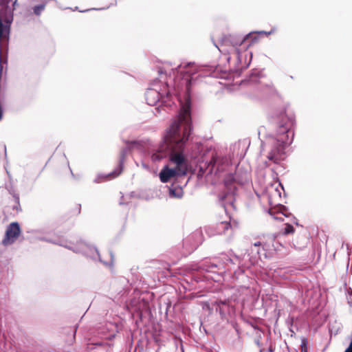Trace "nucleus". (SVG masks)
Wrapping results in <instances>:
<instances>
[{"mask_svg":"<svg viewBox=\"0 0 352 352\" xmlns=\"http://www.w3.org/2000/svg\"><path fill=\"white\" fill-rule=\"evenodd\" d=\"M302 352H307V351H306L305 349V351H304V350L302 349Z\"/></svg>","mask_w":352,"mask_h":352,"instance_id":"nucleus-22","label":"nucleus"},{"mask_svg":"<svg viewBox=\"0 0 352 352\" xmlns=\"http://www.w3.org/2000/svg\"><path fill=\"white\" fill-rule=\"evenodd\" d=\"M307 339L305 338H303L302 339V342H301V351L303 349L305 351V349L306 351H307Z\"/></svg>","mask_w":352,"mask_h":352,"instance_id":"nucleus-16","label":"nucleus"},{"mask_svg":"<svg viewBox=\"0 0 352 352\" xmlns=\"http://www.w3.org/2000/svg\"><path fill=\"white\" fill-rule=\"evenodd\" d=\"M142 146V142L139 141H133L128 143V146L126 148L123 149L120 153V165L119 167L116 168L111 173L104 175V174H98L94 179L95 183H100L102 182L111 180L116 177H118L122 172V165L124 162V157L126 155L128 149L131 148H141Z\"/></svg>","mask_w":352,"mask_h":352,"instance_id":"nucleus-6","label":"nucleus"},{"mask_svg":"<svg viewBox=\"0 0 352 352\" xmlns=\"http://www.w3.org/2000/svg\"><path fill=\"white\" fill-rule=\"evenodd\" d=\"M294 231V227L291 225H287L285 228V234H291L293 233Z\"/></svg>","mask_w":352,"mask_h":352,"instance_id":"nucleus-15","label":"nucleus"},{"mask_svg":"<svg viewBox=\"0 0 352 352\" xmlns=\"http://www.w3.org/2000/svg\"><path fill=\"white\" fill-rule=\"evenodd\" d=\"M272 90V87L270 85H267L265 88V92H269Z\"/></svg>","mask_w":352,"mask_h":352,"instance_id":"nucleus-18","label":"nucleus"},{"mask_svg":"<svg viewBox=\"0 0 352 352\" xmlns=\"http://www.w3.org/2000/svg\"><path fill=\"white\" fill-rule=\"evenodd\" d=\"M294 124L293 113L285 111L280 113L276 135H269L261 146V152L270 161L278 163L285 158V148L294 140Z\"/></svg>","mask_w":352,"mask_h":352,"instance_id":"nucleus-4","label":"nucleus"},{"mask_svg":"<svg viewBox=\"0 0 352 352\" xmlns=\"http://www.w3.org/2000/svg\"><path fill=\"white\" fill-rule=\"evenodd\" d=\"M178 73L181 74L180 76L177 77L174 81L173 88H169L168 85H166V91L161 90L158 91L155 88H149L147 89L145 97L148 105L154 106L162 100V103L166 106H170L169 100H171V95L175 94L179 101L181 108L179 115L175 122L181 123L184 117V109L186 104L188 105L187 113L190 119V127L191 128V117H190V87L192 82V76L198 72V67L194 63H188L185 65H179L176 68Z\"/></svg>","mask_w":352,"mask_h":352,"instance_id":"nucleus-2","label":"nucleus"},{"mask_svg":"<svg viewBox=\"0 0 352 352\" xmlns=\"http://www.w3.org/2000/svg\"><path fill=\"white\" fill-rule=\"evenodd\" d=\"M274 32V29H272L270 32L259 31V32H250L248 35H246V36L243 38L242 42L245 41L248 38H252L254 41H256V37H254V35L255 34H258L259 35H266V36H267V35H270V34H272Z\"/></svg>","mask_w":352,"mask_h":352,"instance_id":"nucleus-10","label":"nucleus"},{"mask_svg":"<svg viewBox=\"0 0 352 352\" xmlns=\"http://www.w3.org/2000/svg\"><path fill=\"white\" fill-rule=\"evenodd\" d=\"M45 8V4H41V5L34 6L33 8L34 13L36 15L39 16L41 14V12L44 10Z\"/></svg>","mask_w":352,"mask_h":352,"instance_id":"nucleus-14","label":"nucleus"},{"mask_svg":"<svg viewBox=\"0 0 352 352\" xmlns=\"http://www.w3.org/2000/svg\"><path fill=\"white\" fill-rule=\"evenodd\" d=\"M50 241L52 243L58 244L61 246H64L69 250H73L75 252L82 253L87 256L90 257L94 260H96L98 258L99 261L106 266L111 267L113 265V255L111 253H110V261L109 262L103 261L100 258L98 250L95 248H93L82 241H80L78 243V246H76L73 244H67L59 240Z\"/></svg>","mask_w":352,"mask_h":352,"instance_id":"nucleus-5","label":"nucleus"},{"mask_svg":"<svg viewBox=\"0 0 352 352\" xmlns=\"http://www.w3.org/2000/svg\"><path fill=\"white\" fill-rule=\"evenodd\" d=\"M184 109L186 114L182 122L171 124L163 141L150 151L153 162H159L169 156V164L165 165L159 174L162 183L168 182L178 176L185 175L188 172V162L182 153V150L189 138L191 128L189 116L186 113L187 104Z\"/></svg>","mask_w":352,"mask_h":352,"instance_id":"nucleus-1","label":"nucleus"},{"mask_svg":"<svg viewBox=\"0 0 352 352\" xmlns=\"http://www.w3.org/2000/svg\"><path fill=\"white\" fill-rule=\"evenodd\" d=\"M230 223L227 221H222L221 222L218 226V233L222 234L224 233L229 228H230Z\"/></svg>","mask_w":352,"mask_h":352,"instance_id":"nucleus-11","label":"nucleus"},{"mask_svg":"<svg viewBox=\"0 0 352 352\" xmlns=\"http://www.w3.org/2000/svg\"><path fill=\"white\" fill-rule=\"evenodd\" d=\"M216 47L219 49V51L221 52V50L219 48V46L216 45Z\"/></svg>","mask_w":352,"mask_h":352,"instance_id":"nucleus-20","label":"nucleus"},{"mask_svg":"<svg viewBox=\"0 0 352 352\" xmlns=\"http://www.w3.org/2000/svg\"><path fill=\"white\" fill-rule=\"evenodd\" d=\"M237 59H238V62L240 64L241 68L247 67L250 65V60H249V61L245 60L243 63V58H242V55L238 51H237Z\"/></svg>","mask_w":352,"mask_h":352,"instance_id":"nucleus-13","label":"nucleus"},{"mask_svg":"<svg viewBox=\"0 0 352 352\" xmlns=\"http://www.w3.org/2000/svg\"><path fill=\"white\" fill-rule=\"evenodd\" d=\"M256 342L260 348V352H274V344L270 338V331H259Z\"/></svg>","mask_w":352,"mask_h":352,"instance_id":"nucleus-8","label":"nucleus"},{"mask_svg":"<svg viewBox=\"0 0 352 352\" xmlns=\"http://www.w3.org/2000/svg\"><path fill=\"white\" fill-rule=\"evenodd\" d=\"M232 155L230 153L213 151L211 153L210 159L200 164V171L202 173H214L218 177L223 179L224 185L229 191L221 197L222 201H225L223 204L226 212H228L230 208H234L232 201L236 189L235 184H243L249 179L248 172L241 177L238 175H234L236 166L232 162Z\"/></svg>","mask_w":352,"mask_h":352,"instance_id":"nucleus-3","label":"nucleus"},{"mask_svg":"<svg viewBox=\"0 0 352 352\" xmlns=\"http://www.w3.org/2000/svg\"><path fill=\"white\" fill-rule=\"evenodd\" d=\"M346 248L348 250V254L350 255L351 252H352V246H351L349 244H346Z\"/></svg>","mask_w":352,"mask_h":352,"instance_id":"nucleus-17","label":"nucleus"},{"mask_svg":"<svg viewBox=\"0 0 352 352\" xmlns=\"http://www.w3.org/2000/svg\"><path fill=\"white\" fill-rule=\"evenodd\" d=\"M21 233L20 226L18 223L14 222L10 223L6 229L5 236L2 241V243L5 246H8L14 243Z\"/></svg>","mask_w":352,"mask_h":352,"instance_id":"nucleus-9","label":"nucleus"},{"mask_svg":"<svg viewBox=\"0 0 352 352\" xmlns=\"http://www.w3.org/2000/svg\"><path fill=\"white\" fill-rule=\"evenodd\" d=\"M261 245V242H257V243H255L254 244V246H259V245Z\"/></svg>","mask_w":352,"mask_h":352,"instance_id":"nucleus-19","label":"nucleus"},{"mask_svg":"<svg viewBox=\"0 0 352 352\" xmlns=\"http://www.w3.org/2000/svg\"><path fill=\"white\" fill-rule=\"evenodd\" d=\"M349 294L350 296H352V291L349 292Z\"/></svg>","mask_w":352,"mask_h":352,"instance_id":"nucleus-21","label":"nucleus"},{"mask_svg":"<svg viewBox=\"0 0 352 352\" xmlns=\"http://www.w3.org/2000/svg\"><path fill=\"white\" fill-rule=\"evenodd\" d=\"M170 195L172 197L180 198L183 195V191L182 188H175L170 190Z\"/></svg>","mask_w":352,"mask_h":352,"instance_id":"nucleus-12","label":"nucleus"},{"mask_svg":"<svg viewBox=\"0 0 352 352\" xmlns=\"http://www.w3.org/2000/svg\"><path fill=\"white\" fill-rule=\"evenodd\" d=\"M282 191H283L282 185L278 182H274L267 186L263 196L267 198L270 205H278L280 204Z\"/></svg>","mask_w":352,"mask_h":352,"instance_id":"nucleus-7","label":"nucleus"}]
</instances>
